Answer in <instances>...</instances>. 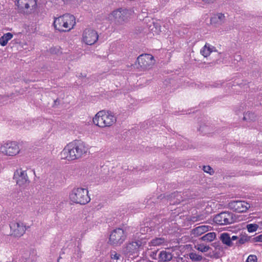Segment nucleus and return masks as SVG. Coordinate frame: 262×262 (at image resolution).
Segmentation results:
<instances>
[{"label":"nucleus","mask_w":262,"mask_h":262,"mask_svg":"<svg viewBox=\"0 0 262 262\" xmlns=\"http://www.w3.org/2000/svg\"><path fill=\"white\" fill-rule=\"evenodd\" d=\"M250 237L247 235H243L238 237V239L236 241L235 244L236 246H239L248 242L250 241Z\"/></svg>","instance_id":"26"},{"label":"nucleus","mask_w":262,"mask_h":262,"mask_svg":"<svg viewBox=\"0 0 262 262\" xmlns=\"http://www.w3.org/2000/svg\"><path fill=\"white\" fill-rule=\"evenodd\" d=\"M116 121V118L111 112L100 111L93 118L94 123L100 127H104L112 125Z\"/></svg>","instance_id":"3"},{"label":"nucleus","mask_w":262,"mask_h":262,"mask_svg":"<svg viewBox=\"0 0 262 262\" xmlns=\"http://www.w3.org/2000/svg\"><path fill=\"white\" fill-rule=\"evenodd\" d=\"M142 245V242L140 240H136L129 243L124 249V252L125 254L129 256L134 254H137L138 249Z\"/></svg>","instance_id":"16"},{"label":"nucleus","mask_w":262,"mask_h":262,"mask_svg":"<svg viewBox=\"0 0 262 262\" xmlns=\"http://www.w3.org/2000/svg\"><path fill=\"white\" fill-rule=\"evenodd\" d=\"M82 253L80 251L79 247H77L75 249V252L73 255V258H74L75 259H78L80 258L82 256Z\"/></svg>","instance_id":"30"},{"label":"nucleus","mask_w":262,"mask_h":262,"mask_svg":"<svg viewBox=\"0 0 262 262\" xmlns=\"http://www.w3.org/2000/svg\"><path fill=\"white\" fill-rule=\"evenodd\" d=\"M3 98L6 99V97H2Z\"/></svg>","instance_id":"43"},{"label":"nucleus","mask_w":262,"mask_h":262,"mask_svg":"<svg viewBox=\"0 0 262 262\" xmlns=\"http://www.w3.org/2000/svg\"><path fill=\"white\" fill-rule=\"evenodd\" d=\"M0 151L4 154L9 156H15L19 152V148L16 142H8L3 144L0 147Z\"/></svg>","instance_id":"10"},{"label":"nucleus","mask_w":262,"mask_h":262,"mask_svg":"<svg viewBox=\"0 0 262 262\" xmlns=\"http://www.w3.org/2000/svg\"><path fill=\"white\" fill-rule=\"evenodd\" d=\"M129 15V11L126 9L119 8L113 11L111 17L113 19L114 23L117 25H122L124 23L128 17Z\"/></svg>","instance_id":"7"},{"label":"nucleus","mask_w":262,"mask_h":262,"mask_svg":"<svg viewBox=\"0 0 262 262\" xmlns=\"http://www.w3.org/2000/svg\"><path fill=\"white\" fill-rule=\"evenodd\" d=\"M13 36V34L10 32L4 34L0 37V45L2 46H5Z\"/></svg>","instance_id":"24"},{"label":"nucleus","mask_w":262,"mask_h":262,"mask_svg":"<svg viewBox=\"0 0 262 262\" xmlns=\"http://www.w3.org/2000/svg\"><path fill=\"white\" fill-rule=\"evenodd\" d=\"M236 57H237V58L236 59V60H237L241 59V57L239 55H237Z\"/></svg>","instance_id":"41"},{"label":"nucleus","mask_w":262,"mask_h":262,"mask_svg":"<svg viewBox=\"0 0 262 262\" xmlns=\"http://www.w3.org/2000/svg\"><path fill=\"white\" fill-rule=\"evenodd\" d=\"M220 239L223 244L226 245L228 247H230L234 245V243L231 241L230 235L228 233L224 232L221 234Z\"/></svg>","instance_id":"22"},{"label":"nucleus","mask_w":262,"mask_h":262,"mask_svg":"<svg viewBox=\"0 0 262 262\" xmlns=\"http://www.w3.org/2000/svg\"><path fill=\"white\" fill-rule=\"evenodd\" d=\"M215 51L216 49L214 46L206 43L201 50L200 53L204 57H207L211 53Z\"/></svg>","instance_id":"20"},{"label":"nucleus","mask_w":262,"mask_h":262,"mask_svg":"<svg viewBox=\"0 0 262 262\" xmlns=\"http://www.w3.org/2000/svg\"><path fill=\"white\" fill-rule=\"evenodd\" d=\"M89 150L87 144L81 140H74L68 144L60 153L61 158L72 161L85 155Z\"/></svg>","instance_id":"1"},{"label":"nucleus","mask_w":262,"mask_h":262,"mask_svg":"<svg viewBox=\"0 0 262 262\" xmlns=\"http://www.w3.org/2000/svg\"><path fill=\"white\" fill-rule=\"evenodd\" d=\"M125 238L126 234L123 229L118 228L112 232L110 236L109 242L111 245L117 246L122 244Z\"/></svg>","instance_id":"8"},{"label":"nucleus","mask_w":262,"mask_h":262,"mask_svg":"<svg viewBox=\"0 0 262 262\" xmlns=\"http://www.w3.org/2000/svg\"><path fill=\"white\" fill-rule=\"evenodd\" d=\"M10 228L12 234L16 237L22 236L27 229L26 227L24 226L23 223L15 222H12L10 223Z\"/></svg>","instance_id":"14"},{"label":"nucleus","mask_w":262,"mask_h":262,"mask_svg":"<svg viewBox=\"0 0 262 262\" xmlns=\"http://www.w3.org/2000/svg\"><path fill=\"white\" fill-rule=\"evenodd\" d=\"M203 170L210 174H212L214 172L213 169L210 166H204Z\"/></svg>","instance_id":"35"},{"label":"nucleus","mask_w":262,"mask_h":262,"mask_svg":"<svg viewBox=\"0 0 262 262\" xmlns=\"http://www.w3.org/2000/svg\"><path fill=\"white\" fill-rule=\"evenodd\" d=\"M231 241V242H233L234 243V242L235 241V243L236 241L238 239V237L236 235H233L231 237L230 236Z\"/></svg>","instance_id":"39"},{"label":"nucleus","mask_w":262,"mask_h":262,"mask_svg":"<svg viewBox=\"0 0 262 262\" xmlns=\"http://www.w3.org/2000/svg\"><path fill=\"white\" fill-rule=\"evenodd\" d=\"M189 256L190 259L193 261H200L203 259L202 255L194 252L190 253Z\"/></svg>","instance_id":"28"},{"label":"nucleus","mask_w":262,"mask_h":262,"mask_svg":"<svg viewBox=\"0 0 262 262\" xmlns=\"http://www.w3.org/2000/svg\"><path fill=\"white\" fill-rule=\"evenodd\" d=\"M258 228V226L256 224H250L247 225V229L249 232H253L256 231Z\"/></svg>","instance_id":"31"},{"label":"nucleus","mask_w":262,"mask_h":262,"mask_svg":"<svg viewBox=\"0 0 262 262\" xmlns=\"http://www.w3.org/2000/svg\"><path fill=\"white\" fill-rule=\"evenodd\" d=\"M230 208L237 212H246L250 208V204L245 201H233L229 203Z\"/></svg>","instance_id":"13"},{"label":"nucleus","mask_w":262,"mask_h":262,"mask_svg":"<svg viewBox=\"0 0 262 262\" xmlns=\"http://www.w3.org/2000/svg\"><path fill=\"white\" fill-rule=\"evenodd\" d=\"M4 101H5V100H3L2 101H1V103H2L4 104L5 103Z\"/></svg>","instance_id":"42"},{"label":"nucleus","mask_w":262,"mask_h":262,"mask_svg":"<svg viewBox=\"0 0 262 262\" xmlns=\"http://www.w3.org/2000/svg\"><path fill=\"white\" fill-rule=\"evenodd\" d=\"M167 197L170 204H179L183 200L181 193L177 191L174 192Z\"/></svg>","instance_id":"19"},{"label":"nucleus","mask_w":262,"mask_h":262,"mask_svg":"<svg viewBox=\"0 0 262 262\" xmlns=\"http://www.w3.org/2000/svg\"><path fill=\"white\" fill-rule=\"evenodd\" d=\"M110 257L112 259L118 260L120 257V254L117 253L115 251H111L110 252Z\"/></svg>","instance_id":"34"},{"label":"nucleus","mask_w":262,"mask_h":262,"mask_svg":"<svg viewBox=\"0 0 262 262\" xmlns=\"http://www.w3.org/2000/svg\"><path fill=\"white\" fill-rule=\"evenodd\" d=\"M165 242L164 238L156 237L150 241V244L153 246H157L162 245Z\"/></svg>","instance_id":"27"},{"label":"nucleus","mask_w":262,"mask_h":262,"mask_svg":"<svg viewBox=\"0 0 262 262\" xmlns=\"http://www.w3.org/2000/svg\"><path fill=\"white\" fill-rule=\"evenodd\" d=\"M255 117L256 116L254 114L250 112H247L244 115L243 119L247 121H253L255 120Z\"/></svg>","instance_id":"29"},{"label":"nucleus","mask_w":262,"mask_h":262,"mask_svg":"<svg viewBox=\"0 0 262 262\" xmlns=\"http://www.w3.org/2000/svg\"><path fill=\"white\" fill-rule=\"evenodd\" d=\"M13 179L20 187H26L29 185L30 180L26 170L22 168L16 169L13 175Z\"/></svg>","instance_id":"9"},{"label":"nucleus","mask_w":262,"mask_h":262,"mask_svg":"<svg viewBox=\"0 0 262 262\" xmlns=\"http://www.w3.org/2000/svg\"><path fill=\"white\" fill-rule=\"evenodd\" d=\"M16 5L21 12L31 13L36 10L37 1L36 0H17Z\"/></svg>","instance_id":"5"},{"label":"nucleus","mask_w":262,"mask_h":262,"mask_svg":"<svg viewBox=\"0 0 262 262\" xmlns=\"http://www.w3.org/2000/svg\"><path fill=\"white\" fill-rule=\"evenodd\" d=\"M254 239L255 242H262V234L255 237Z\"/></svg>","instance_id":"37"},{"label":"nucleus","mask_w":262,"mask_h":262,"mask_svg":"<svg viewBox=\"0 0 262 262\" xmlns=\"http://www.w3.org/2000/svg\"><path fill=\"white\" fill-rule=\"evenodd\" d=\"M246 262H257V258L255 255H250L247 260Z\"/></svg>","instance_id":"36"},{"label":"nucleus","mask_w":262,"mask_h":262,"mask_svg":"<svg viewBox=\"0 0 262 262\" xmlns=\"http://www.w3.org/2000/svg\"><path fill=\"white\" fill-rule=\"evenodd\" d=\"M204 2L207 4H211L215 2L216 0H202Z\"/></svg>","instance_id":"40"},{"label":"nucleus","mask_w":262,"mask_h":262,"mask_svg":"<svg viewBox=\"0 0 262 262\" xmlns=\"http://www.w3.org/2000/svg\"><path fill=\"white\" fill-rule=\"evenodd\" d=\"M88 193L89 191L86 189L75 188L70 194V200L74 203L85 205L91 200Z\"/></svg>","instance_id":"4"},{"label":"nucleus","mask_w":262,"mask_h":262,"mask_svg":"<svg viewBox=\"0 0 262 262\" xmlns=\"http://www.w3.org/2000/svg\"><path fill=\"white\" fill-rule=\"evenodd\" d=\"M154 56L151 54H144L137 58V62L142 69H147L153 63Z\"/></svg>","instance_id":"15"},{"label":"nucleus","mask_w":262,"mask_h":262,"mask_svg":"<svg viewBox=\"0 0 262 262\" xmlns=\"http://www.w3.org/2000/svg\"><path fill=\"white\" fill-rule=\"evenodd\" d=\"M211 228L210 226L207 225H202L194 228L191 230V234L194 236H199L203 233L209 231Z\"/></svg>","instance_id":"18"},{"label":"nucleus","mask_w":262,"mask_h":262,"mask_svg":"<svg viewBox=\"0 0 262 262\" xmlns=\"http://www.w3.org/2000/svg\"><path fill=\"white\" fill-rule=\"evenodd\" d=\"M202 218H201L200 216H193L191 219V221L193 222H196L202 220Z\"/></svg>","instance_id":"38"},{"label":"nucleus","mask_w":262,"mask_h":262,"mask_svg":"<svg viewBox=\"0 0 262 262\" xmlns=\"http://www.w3.org/2000/svg\"><path fill=\"white\" fill-rule=\"evenodd\" d=\"M235 82L234 81H225L223 80H219L214 82H211L210 83L208 84L206 87L211 88H217L221 86H224L226 88V91H228L229 88H232L233 86H235Z\"/></svg>","instance_id":"17"},{"label":"nucleus","mask_w":262,"mask_h":262,"mask_svg":"<svg viewBox=\"0 0 262 262\" xmlns=\"http://www.w3.org/2000/svg\"><path fill=\"white\" fill-rule=\"evenodd\" d=\"M216 237V234L215 232H209L203 235L201 237V239L206 242H210L213 241Z\"/></svg>","instance_id":"25"},{"label":"nucleus","mask_w":262,"mask_h":262,"mask_svg":"<svg viewBox=\"0 0 262 262\" xmlns=\"http://www.w3.org/2000/svg\"><path fill=\"white\" fill-rule=\"evenodd\" d=\"M196 249L202 252H206L210 249V247L204 244H199L197 246Z\"/></svg>","instance_id":"32"},{"label":"nucleus","mask_w":262,"mask_h":262,"mask_svg":"<svg viewBox=\"0 0 262 262\" xmlns=\"http://www.w3.org/2000/svg\"><path fill=\"white\" fill-rule=\"evenodd\" d=\"M97 32L91 29H86L82 34V41L86 45H94L98 39Z\"/></svg>","instance_id":"12"},{"label":"nucleus","mask_w":262,"mask_h":262,"mask_svg":"<svg viewBox=\"0 0 262 262\" xmlns=\"http://www.w3.org/2000/svg\"><path fill=\"white\" fill-rule=\"evenodd\" d=\"M225 20L224 14L218 13L214 14L210 18L211 24L212 25L220 24L223 23Z\"/></svg>","instance_id":"21"},{"label":"nucleus","mask_w":262,"mask_h":262,"mask_svg":"<svg viewBox=\"0 0 262 262\" xmlns=\"http://www.w3.org/2000/svg\"><path fill=\"white\" fill-rule=\"evenodd\" d=\"M172 255L169 252L162 251L159 254V259L161 261H168L171 260Z\"/></svg>","instance_id":"23"},{"label":"nucleus","mask_w":262,"mask_h":262,"mask_svg":"<svg viewBox=\"0 0 262 262\" xmlns=\"http://www.w3.org/2000/svg\"><path fill=\"white\" fill-rule=\"evenodd\" d=\"M213 222L220 225L231 224L233 222L232 213L226 211L219 213L214 217Z\"/></svg>","instance_id":"11"},{"label":"nucleus","mask_w":262,"mask_h":262,"mask_svg":"<svg viewBox=\"0 0 262 262\" xmlns=\"http://www.w3.org/2000/svg\"><path fill=\"white\" fill-rule=\"evenodd\" d=\"M212 246L216 250H217L218 252H223V246L219 242H215L213 243L212 244Z\"/></svg>","instance_id":"33"},{"label":"nucleus","mask_w":262,"mask_h":262,"mask_svg":"<svg viewBox=\"0 0 262 262\" xmlns=\"http://www.w3.org/2000/svg\"><path fill=\"white\" fill-rule=\"evenodd\" d=\"M76 24L74 15L66 14L54 19L53 25L56 30L60 32L69 31Z\"/></svg>","instance_id":"2"},{"label":"nucleus","mask_w":262,"mask_h":262,"mask_svg":"<svg viewBox=\"0 0 262 262\" xmlns=\"http://www.w3.org/2000/svg\"><path fill=\"white\" fill-rule=\"evenodd\" d=\"M16 5L21 12L31 13L36 10L37 1L36 0H17Z\"/></svg>","instance_id":"6"}]
</instances>
